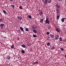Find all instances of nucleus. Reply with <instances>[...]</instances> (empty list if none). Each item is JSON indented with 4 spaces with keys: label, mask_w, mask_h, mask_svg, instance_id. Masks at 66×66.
<instances>
[{
    "label": "nucleus",
    "mask_w": 66,
    "mask_h": 66,
    "mask_svg": "<svg viewBox=\"0 0 66 66\" xmlns=\"http://www.w3.org/2000/svg\"><path fill=\"white\" fill-rule=\"evenodd\" d=\"M55 6L56 7H57V8H56V13H57V15L59 14V12H60V9H60V8L61 6L59 5V4H58V3L56 4Z\"/></svg>",
    "instance_id": "obj_1"
},
{
    "label": "nucleus",
    "mask_w": 66,
    "mask_h": 66,
    "mask_svg": "<svg viewBox=\"0 0 66 66\" xmlns=\"http://www.w3.org/2000/svg\"><path fill=\"white\" fill-rule=\"evenodd\" d=\"M59 35H57L55 36L54 39L55 40H57L59 38Z\"/></svg>",
    "instance_id": "obj_2"
},
{
    "label": "nucleus",
    "mask_w": 66,
    "mask_h": 66,
    "mask_svg": "<svg viewBox=\"0 0 66 66\" xmlns=\"http://www.w3.org/2000/svg\"><path fill=\"white\" fill-rule=\"evenodd\" d=\"M45 23L47 24H49L50 23V22L49 21V20L48 19V18H47V17L46 18V19L45 20Z\"/></svg>",
    "instance_id": "obj_3"
},
{
    "label": "nucleus",
    "mask_w": 66,
    "mask_h": 66,
    "mask_svg": "<svg viewBox=\"0 0 66 66\" xmlns=\"http://www.w3.org/2000/svg\"><path fill=\"white\" fill-rule=\"evenodd\" d=\"M65 19H66V18H62L61 20V21L62 22H64L65 21Z\"/></svg>",
    "instance_id": "obj_4"
},
{
    "label": "nucleus",
    "mask_w": 66,
    "mask_h": 66,
    "mask_svg": "<svg viewBox=\"0 0 66 66\" xmlns=\"http://www.w3.org/2000/svg\"><path fill=\"white\" fill-rule=\"evenodd\" d=\"M56 13V19H59V18H60V16L58 15H59V13H58V14L57 15V13Z\"/></svg>",
    "instance_id": "obj_5"
},
{
    "label": "nucleus",
    "mask_w": 66,
    "mask_h": 66,
    "mask_svg": "<svg viewBox=\"0 0 66 66\" xmlns=\"http://www.w3.org/2000/svg\"><path fill=\"white\" fill-rule=\"evenodd\" d=\"M42 0L43 2H44V3L45 4H46L47 3V0H45V1H44V0Z\"/></svg>",
    "instance_id": "obj_6"
},
{
    "label": "nucleus",
    "mask_w": 66,
    "mask_h": 66,
    "mask_svg": "<svg viewBox=\"0 0 66 66\" xmlns=\"http://www.w3.org/2000/svg\"><path fill=\"white\" fill-rule=\"evenodd\" d=\"M11 58V57H10V56L9 55L6 57V59L7 60H10V58Z\"/></svg>",
    "instance_id": "obj_7"
},
{
    "label": "nucleus",
    "mask_w": 66,
    "mask_h": 66,
    "mask_svg": "<svg viewBox=\"0 0 66 66\" xmlns=\"http://www.w3.org/2000/svg\"><path fill=\"white\" fill-rule=\"evenodd\" d=\"M50 36L51 38H54V36L53 34H50Z\"/></svg>",
    "instance_id": "obj_8"
},
{
    "label": "nucleus",
    "mask_w": 66,
    "mask_h": 66,
    "mask_svg": "<svg viewBox=\"0 0 66 66\" xmlns=\"http://www.w3.org/2000/svg\"><path fill=\"white\" fill-rule=\"evenodd\" d=\"M37 28V26H36L35 27L34 26H32V28L33 29H36Z\"/></svg>",
    "instance_id": "obj_9"
},
{
    "label": "nucleus",
    "mask_w": 66,
    "mask_h": 66,
    "mask_svg": "<svg viewBox=\"0 0 66 66\" xmlns=\"http://www.w3.org/2000/svg\"><path fill=\"white\" fill-rule=\"evenodd\" d=\"M11 7L13 9H14V7H15V5H11Z\"/></svg>",
    "instance_id": "obj_10"
},
{
    "label": "nucleus",
    "mask_w": 66,
    "mask_h": 66,
    "mask_svg": "<svg viewBox=\"0 0 66 66\" xmlns=\"http://www.w3.org/2000/svg\"><path fill=\"white\" fill-rule=\"evenodd\" d=\"M17 18L19 20H20L22 19V18L21 17H20V16H18Z\"/></svg>",
    "instance_id": "obj_11"
},
{
    "label": "nucleus",
    "mask_w": 66,
    "mask_h": 66,
    "mask_svg": "<svg viewBox=\"0 0 66 66\" xmlns=\"http://www.w3.org/2000/svg\"><path fill=\"white\" fill-rule=\"evenodd\" d=\"M0 27L1 28H3V27L4 26V24H0Z\"/></svg>",
    "instance_id": "obj_12"
},
{
    "label": "nucleus",
    "mask_w": 66,
    "mask_h": 66,
    "mask_svg": "<svg viewBox=\"0 0 66 66\" xmlns=\"http://www.w3.org/2000/svg\"><path fill=\"white\" fill-rule=\"evenodd\" d=\"M20 29L21 30V31H22L23 32H24V30H23V28L21 27H20Z\"/></svg>",
    "instance_id": "obj_13"
},
{
    "label": "nucleus",
    "mask_w": 66,
    "mask_h": 66,
    "mask_svg": "<svg viewBox=\"0 0 66 66\" xmlns=\"http://www.w3.org/2000/svg\"><path fill=\"white\" fill-rule=\"evenodd\" d=\"M32 31L35 33H37V30L35 29H33Z\"/></svg>",
    "instance_id": "obj_14"
},
{
    "label": "nucleus",
    "mask_w": 66,
    "mask_h": 66,
    "mask_svg": "<svg viewBox=\"0 0 66 66\" xmlns=\"http://www.w3.org/2000/svg\"><path fill=\"white\" fill-rule=\"evenodd\" d=\"M55 30L56 31H57V32H58V33H60V31L59 29L56 28V29Z\"/></svg>",
    "instance_id": "obj_15"
},
{
    "label": "nucleus",
    "mask_w": 66,
    "mask_h": 66,
    "mask_svg": "<svg viewBox=\"0 0 66 66\" xmlns=\"http://www.w3.org/2000/svg\"><path fill=\"white\" fill-rule=\"evenodd\" d=\"M22 47L23 48H26V46L24 44H22Z\"/></svg>",
    "instance_id": "obj_16"
},
{
    "label": "nucleus",
    "mask_w": 66,
    "mask_h": 66,
    "mask_svg": "<svg viewBox=\"0 0 66 66\" xmlns=\"http://www.w3.org/2000/svg\"><path fill=\"white\" fill-rule=\"evenodd\" d=\"M47 2L48 3H50L51 2V0H50V1H49V0H47Z\"/></svg>",
    "instance_id": "obj_17"
},
{
    "label": "nucleus",
    "mask_w": 66,
    "mask_h": 66,
    "mask_svg": "<svg viewBox=\"0 0 66 66\" xmlns=\"http://www.w3.org/2000/svg\"><path fill=\"white\" fill-rule=\"evenodd\" d=\"M22 53H25V51L24 50H22L21 51Z\"/></svg>",
    "instance_id": "obj_18"
},
{
    "label": "nucleus",
    "mask_w": 66,
    "mask_h": 66,
    "mask_svg": "<svg viewBox=\"0 0 66 66\" xmlns=\"http://www.w3.org/2000/svg\"><path fill=\"white\" fill-rule=\"evenodd\" d=\"M32 36H33V37H37V35H36L34 34H33Z\"/></svg>",
    "instance_id": "obj_19"
},
{
    "label": "nucleus",
    "mask_w": 66,
    "mask_h": 66,
    "mask_svg": "<svg viewBox=\"0 0 66 66\" xmlns=\"http://www.w3.org/2000/svg\"><path fill=\"white\" fill-rule=\"evenodd\" d=\"M43 21H44V20L43 19H41L40 20V22L41 23H43Z\"/></svg>",
    "instance_id": "obj_20"
},
{
    "label": "nucleus",
    "mask_w": 66,
    "mask_h": 66,
    "mask_svg": "<svg viewBox=\"0 0 66 66\" xmlns=\"http://www.w3.org/2000/svg\"><path fill=\"white\" fill-rule=\"evenodd\" d=\"M59 39L60 41V42H62L63 40H62V38L61 37H60L59 38Z\"/></svg>",
    "instance_id": "obj_21"
},
{
    "label": "nucleus",
    "mask_w": 66,
    "mask_h": 66,
    "mask_svg": "<svg viewBox=\"0 0 66 66\" xmlns=\"http://www.w3.org/2000/svg\"><path fill=\"white\" fill-rule=\"evenodd\" d=\"M25 30L26 31V32H28V31H29V30L28 28H26L25 29Z\"/></svg>",
    "instance_id": "obj_22"
},
{
    "label": "nucleus",
    "mask_w": 66,
    "mask_h": 66,
    "mask_svg": "<svg viewBox=\"0 0 66 66\" xmlns=\"http://www.w3.org/2000/svg\"><path fill=\"white\" fill-rule=\"evenodd\" d=\"M18 33H20L21 31V30L20 29H19L17 31Z\"/></svg>",
    "instance_id": "obj_23"
},
{
    "label": "nucleus",
    "mask_w": 66,
    "mask_h": 66,
    "mask_svg": "<svg viewBox=\"0 0 66 66\" xmlns=\"http://www.w3.org/2000/svg\"><path fill=\"white\" fill-rule=\"evenodd\" d=\"M50 45V43L49 42H48L47 44V46H49Z\"/></svg>",
    "instance_id": "obj_24"
},
{
    "label": "nucleus",
    "mask_w": 66,
    "mask_h": 66,
    "mask_svg": "<svg viewBox=\"0 0 66 66\" xmlns=\"http://www.w3.org/2000/svg\"><path fill=\"white\" fill-rule=\"evenodd\" d=\"M11 49H14V45H12L11 46Z\"/></svg>",
    "instance_id": "obj_25"
},
{
    "label": "nucleus",
    "mask_w": 66,
    "mask_h": 66,
    "mask_svg": "<svg viewBox=\"0 0 66 66\" xmlns=\"http://www.w3.org/2000/svg\"><path fill=\"white\" fill-rule=\"evenodd\" d=\"M3 12L4 13V14H6V13H7L6 12V11H5V10H3Z\"/></svg>",
    "instance_id": "obj_26"
},
{
    "label": "nucleus",
    "mask_w": 66,
    "mask_h": 66,
    "mask_svg": "<svg viewBox=\"0 0 66 66\" xmlns=\"http://www.w3.org/2000/svg\"><path fill=\"white\" fill-rule=\"evenodd\" d=\"M50 28H51V26H48L47 27V29H48L49 30L50 29Z\"/></svg>",
    "instance_id": "obj_27"
},
{
    "label": "nucleus",
    "mask_w": 66,
    "mask_h": 66,
    "mask_svg": "<svg viewBox=\"0 0 66 66\" xmlns=\"http://www.w3.org/2000/svg\"><path fill=\"white\" fill-rule=\"evenodd\" d=\"M28 17L30 19H31L32 18V16L31 15H28Z\"/></svg>",
    "instance_id": "obj_28"
},
{
    "label": "nucleus",
    "mask_w": 66,
    "mask_h": 66,
    "mask_svg": "<svg viewBox=\"0 0 66 66\" xmlns=\"http://www.w3.org/2000/svg\"><path fill=\"white\" fill-rule=\"evenodd\" d=\"M2 21H3V19L2 18L0 19V22H1Z\"/></svg>",
    "instance_id": "obj_29"
},
{
    "label": "nucleus",
    "mask_w": 66,
    "mask_h": 66,
    "mask_svg": "<svg viewBox=\"0 0 66 66\" xmlns=\"http://www.w3.org/2000/svg\"><path fill=\"white\" fill-rule=\"evenodd\" d=\"M19 9H21V10H22V9H22V6H20L19 7Z\"/></svg>",
    "instance_id": "obj_30"
},
{
    "label": "nucleus",
    "mask_w": 66,
    "mask_h": 66,
    "mask_svg": "<svg viewBox=\"0 0 66 66\" xmlns=\"http://www.w3.org/2000/svg\"><path fill=\"white\" fill-rule=\"evenodd\" d=\"M38 62L37 61H36V62H35L34 63V64H38Z\"/></svg>",
    "instance_id": "obj_31"
},
{
    "label": "nucleus",
    "mask_w": 66,
    "mask_h": 66,
    "mask_svg": "<svg viewBox=\"0 0 66 66\" xmlns=\"http://www.w3.org/2000/svg\"><path fill=\"white\" fill-rule=\"evenodd\" d=\"M60 49L61 51H64V49L62 48H60Z\"/></svg>",
    "instance_id": "obj_32"
},
{
    "label": "nucleus",
    "mask_w": 66,
    "mask_h": 66,
    "mask_svg": "<svg viewBox=\"0 0 66 66\" xmlns=\"http://www.w3.org/2000/svg\"><path fill=\"white\" fill-rule=\"evenodd\" d=\"M43 12L41 11V13H40V15H43Z\"/></svg>",
    "instance_id": "obj_33"
},
{
    "label": "nucleus",
    "mask_w": 66,
    "mask_h": 66,
    "mask_svg": "<svg viewBox=\"0 0 66 66\" xmlns=\"http://www.w3.org/2000/svg\"><path fill=\"white\" fill-rule=\"evenodd\" d=\"M50 34V32H46V34L47 35H49V34Z\"/></svg>",
    "instance_id": "obj_34"
},
{
    "label": "nucleus",
    "mask_w": 66,
    "mask_h": 66,
    "mask_svg": "<svg viewBox=\"0 0 66 66\" xmlns=\"http://www.w3.org/2000/svg\"><path fill=\"white\" fill-rule=\"evenodd\" d=\"M52 49L53 50V49H54V48H55V47H54V46H53L52 47Z\"/></svg>",
    "instance_id": "obj_35"
},
{
    "label": "nucleus",
    "mask_w": 66,
    "mask_h": 66,
    "mask_svg": "<svg viewBox=\"0 0 66 66\" xmlns=\"http://www.w3.org/2000/svg\"><path fill=\"white\" fill-rule=\"evenodd\" d=\"M64 42H66V38H65L64 39Z\"/></svg>",
    "instance_id": "obj_36"
},
{
    "label": "nucleus",
    "mask_w": 66,
    "mask_h": 66,
    "mask_svg": "<svg viewBox=\"0 0 66 66\" xmlns=\"http://www.w3.org/2000/svg\"><path fill=\"white\" fill-rule=\"evenodd\" d=\"M58 1H63V0H57Z\"/></svg>",
    "instance_id": "obj_37"
},
{
    "label": "nucleus",
    "mask_w": 66,
    "mask_h": 66,
    "mask_svg": "<svg viewBox=\"0 0 66 66\" xmlns=\"http://www.w3.org/2000/svg\"><path fill=\"white\" fill-rule=\"evenodd\" d=\"M4 38H5L6 39V37H4Z\"/></svg>",
    "instance_id": "obj_38"
},
{
    "label": "nucleus",
    "mask_w": 66,
    "mask_h": 66,
    "mask_svg": "<svg viewBox=\"0 0 66 66\" xmlns=\"http://www.w3.org/2000/svg\"><path fill=\"white\" fill-rule=\"evenodd\" d=\"M64 57H65V58H66V54H65L64 56Z\"/></svg>",
    "instance_id": "obj_39"
},
{
    "label": "nucleus",
    "mask_w": 66,
    "mask_h": 66,
    "mask_svg": "<svg viewBox=\"0 0 66 66\" xmlns=\"http://www.w3.org/2000/svg\"><path fill=\"white\" fill-rule=\"evenodd\" d=\"M19 39H20L18 38V40H19Z\"/></svg>",
    "instance_id": "obj_40"
},
{
    "label": "nucleus",
    "mask_w": 66,
    "mask_h": 66,
    "mask_svg": "<svg viewBox=\"0 0 66 66\" xmlns=\"http://www.w3.org/2000/svg\"><path fill=\"white\" fill-rule=\"evenodd\" d=\"M50 20H52V19H50Z\"/></svg>",
    "instance_id": "obj_41"
},
{
    "label": "nucleus",
    "mask_w": 66,
    "mask_h": 66,
    "mask_svg": "<svg viewBox=\"0 0 66 66\" xmlns=\"http://www.w3.org/2000/svg\"><path fill=\"white\" fill-rule=\"evenodd\" d=\"M23 1H24V0H22Z\"/></svg>",
    "instance_id": "obj_42"
},
{
    "label": "nucleus",
    "mask_w": 66,
    "mask_h": 66,
    "mask_svg": "<svg viewBox=\"0 0 66 66\" xmlns=\"http://www.w3.org/2000/svg\"><path fill=\"white\" fill-rule=\"evenodd\" d=\"M15 43H16V42H15Z\"/></svg>",
    "instance_id": "obj_43"
},
{
    "label": "nucleus",
    "mask_w": 66,
    "mask_h": 66,
    "mask_svg": "<svg viewBox=\"0 0 66 66\" xmlns=\"http://www.w3.org/2000/svg\"><path fill=\"white\" fill-rule=\"evenodd\" d=\"M0 66H3L2 65H0Z\"/></svg>",
    "instance_id": "obj_44"
}]
</instances>
